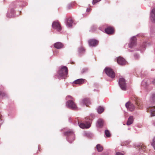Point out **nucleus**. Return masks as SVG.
<instances>
[{
	"instance_id": "1",
	"label": "nucleus",
	"mask_w": 155,
	"mask_h": 155,
	"mask_svg": "<svg viewBox=\"0 0 155 155\" xmlns=\"http://www.w3.org/2000/svg\"><path fill=\"white\" fill-rule=\"evenodd\" d=\"M58 74L59 77L63 78H65L68 76V68L65 66H62L59 70Z\"/></svg>"
},
{
	"instance_id": "2",
	"label": "nucleus",
	"mask_w": 155,
	"mask_h": 155,
	"mask_svg": "<svg viewBox=\"0 0 155 155\" xmlns=\"http://www.w3.org/2000/svg\"><path fill=\"white\" fill-rule=\"evenodd\" d=\"M86 120L84 123H81L79 125L80 127L83 129L88 128L91 126V123L92 120L90 119L89 117H87L85 118Z\"/></svg>"
},
{
	"instance_id": "3",
	"label": "nucleus",
	"mask_w": 155,
	"mask_h": 155,
	"mask_svg": "<svg viewBox=\"0 0 155 155\" xmlns=\"http://www.w3.org/2000/svg\"><path fill=\"white\" fill-rule=\"evenodd\" d=\"M65 135L68 137V139L70 143H71L74 140L75 135L72 131H68L65 132Z\"/></svg>"
},
{
	"instance_id": "4",
	"label": "nucleus",
	"mask_w": 155,
	"mask_h": 155,
	"mask_svg": "<svg viewBox=\"0 0 155 155\" xmlns=\"http://www.w3.org/2000/svg\"><path fill=\"white\" fill-rule=\"evenodd\" d=\"M106 74L111 78H114L115 76V74L113 70L110 68H106L105 69Z\"/></svg>"
},
{
	"instance_id": "5",
	"label": "nucleus",
	"mask_w": 155,
	"mask_h": 155,
	"mask_svg": "<svg viewBox=\"0 0 155 155\" xmlns=\"http://www.w3.org/2000/svg\"><path fill=\"white\" fill-rule=\"evenodd\" d=\"M52 27L58 31H60L61 30V24L58 21H54L52 24Z\"/></svg>"
},
{
	"instance_id": "6",
	"label": "nucleus",
	"mask_w": 155,
	"mask_h": 155,
	"mask_svg": "<svg viewBox=\"0 0 155 155\" xmlns=\"http://www.w3.org/2000/svg\"><path fill=\"white\" fill-rule=\"evenodd\" d=\"M67 105L68 107L74 110H76L77 109V107L74 103L72 101L69 100L67 102Z\"/></svg>"
},
{
	"instance_id": "7",
	"label": "nucleus",
	"mask_w": 155,
	"mask_h": 155,
	"mask_svg": "<svg viewBox=\"0 0 155 155\" xmlns=\"http://www.w3.org/2000/svg\"><path fill=\"white\" fill-rule=\"evenodd\" d=\"M119 83L121 89L123 90H125L126 89V87L125 79L123 78H120Z\"/></svg>"
},
{
	"instance_id": "8",
	"label": "nucleus",
	"mask_w": 155,
	"mask_h": 155,
	"mask_svg": "<svg viewBox=\"0 0 155 155\" xmlns=\"http://www.w3.org/2000/svg\"><path fill=\"white\" fill-rule=\"evenodd\" d=\"M135 101L136 105L140 109H142L143 108V105L142 102L141 100L137 97H134V99Z\"/></svg>"
},
{
	"instance_id": "9",
	"label": "nucleus",
	"mask_w": 155,
	"mask_h": 155,
	"mask_svg": "<svg viewBox=\"0 0 155 155\" xmlns=\"http://www.w3.org/2000/svg\"><path fill=\"white\" fill-rule=\"evenodd\" d=\"M126 107L127 109L130 111H134L135 107L134 105L130 102H128L125 104Z\"/></svg>"
},
{
	"instance_id": "10",
	"label": "nucleus",
	"mask_w": 155,
	"mask_h": 155,
	"mask_svg": "<svg viewBox=\"0 0 155 155\" xmlns=\"http://www.w3.org/2000/svg\"><path fill=\"white\" fill-rule=\"evenodd\" d=\"M147 111L151 113V116H155V106H150L147 108Z\"/></svg>"
},
{
	"instance_id": "11",
	"label": "nucleus",
	"mask_w": 155,
	"mask_h": 155,
	"mask_svg": "<svg viewBox=\"0 0 155 155\" xmlns=\"http://www.w3.org/2000/svg\"><path fill=\"white\" fill-rule=\"evenodd\" d=\"M117 62L120 65H123L126 64V61L125 59L121 57H119L117 59Z\"/></svg>"
},
{
	"instance_id": "12",
	"label": "nucleus",
	"mask_w": 155,
	"mask_h": 155,
	"mask_svg": "<svg viewBox=\"0 0 155 155\" xmlns=\"http://www.w3.org/2000/svg\"><path fill=\"white\" fill-rule=\"evenodd\" d=\"M88 42L89 45L91 46H95L98 45V41L94 39L89 40Z\"/></svg>"
},
{
	"instance_id": "13",
	"label": "nucleus",
	"mask_w": 155,
	"mask_h": 155,
	"mask_svg": "<svg viewBox=\"0 0 155 155\" xmlns=\"http://www.w3.org/2000/svg\"><path fill=\"white\" fill-rule=\"evenodd\" d=\"M15 13V10H8L7 13V16L8 17L11 18L18 15H16Z\"/></svg>"
},
{
	"instance_id": "14",
	"label": "nucleus",
	"mask_w": 155,
	"mask_h": 155,
	"mask_svg": "<svg viewBox=\"0 0 155 155\" xmlns=\"http://www.w3.org/2000/svg\"><path fill=\"white\" fill-rule=\"evenodd\" d=\"M105 31L106 33L108 34H113L114 32V29L113 27H108L105 29Z\"/></svg>"
},
{
	"instance_id": "15",
	"label": "nucleus",
	"mask_w": 155,
	"mask_h": 155,
	"mask_svg": "<svg viewBox=\"0 0 155 155\" xmlns=\"http://www.w3.org/2000/svg\"><path fill=\"white\" fill-rule=\"evenodd\" d=\"M73 22L72 18L69 17L67 19V25L69 27H71L72 25V24Z\"/></svg>"
},
{
	"instance_id": "16",
	"label": "nucleus",
	"mask_w": 155,
	"mask_h": 155,
	"mask_svg": "<svg viewBox=\"0 0 155 155\" xmlns=\"http://www.w3.org/2000/svg\"><path fill=\"white\" fill-rule=\"evenodd\" d=\"M54 46L55 48L59 49L63 48L64 45L62 43L58 42L55 43Z\"/></svg>"
},
{
	"instance_id": "17",
	"label": "nucleus",
	"mask_w": 155,
	"mask_h": 155,
	"mask_svg": "<svg viewBox=\"0 0 155 155\" xmlns=\"http://www.w3.org/2000/svg\"><path fill=\"white\" fill-rule=\"evenodd\" d=\"M136 43V38L133 37L131 39V42L129 45V48H132L133 46L135 45Z\"/></svg>"
},
{
	"instance_id": "18",
	"label": "nucleus",
	"mask_w": 155,
	"mask_h": 155,
	"mask_svg": "<svg viewBox=\"0 0 155 155\" xmlns=\"http://www.w3.org/2000/svg\"><path fill=\"white\" fill-rule=\"evenodd\" d=\"M82 103L85 104L87 106H88L91 104V102L89 98H85L82 100Z\"/></svg>"
},
{
	"instance_id": "19",
	"label": "nucleus",
	"mask_w": 155,
	"mask_h": 155,
	"mask_svg": "<svg viewBox=\"0 0 155 155\" xmlns=\"http://www.w3.org/2000/svg\"><path fill=\"white\" fill-rule=\"evenodd\" d=\"M151 19L153 22L155 23V10H152L150 13Z\"/></svg>"
},
{
	"instance_id": "20",
	"label": "nucleus",
	"mask_w": 155,
	"mask_h": 155,
	"mask_svg": "<svg viewBox=\"0 0 155 155\" xmlns=\"http://www.w3.org/2000/svg\"><path fill=\"white\" fill-rule=\"evenodd\" d=\"M84 82V80L83 79H78L74 82L75 84H83Z\"/></svg>"
},
{
	"instance_id": "21",
	"label": "nucleus",
	"mask_w": 155,
	"mask_h": 155,
	"mask_svg": "<svg viewBox=\"0 0 155 155\" xmlns=\"http://www.w3.org/2000/svg\"><path fill=\"white\" fill-rule=\"evenodd\" d=\"M134 121L133 117L132 116H130L127 122V125H129L132 124Z\"/></svg>"
},
{
	"instance_id": "22",
	"label": "nucleus",
	"mask_w": 155,
	"mask_h": 155,
	"mask_svg": "<svg viewBox=\"0 0 155 155\" xmlns=\"http://www.w3.org/2000/svg\"><path fill=\"white\" fill-rule=\"evenodd\" d=\"M104 124V121L101 119H99L97 121V126L99 127H101L103 126Z\"/></svg>"
},
{
	"instance_id": "23",
	"label": "nucleus",
	"mask_w": 155,
	"mask_h": 155,
	"mask_svg": "<svg viewBox=\"0 0 155 155\" xmlns=\"http://www.w3.org/2000/svg\"><path fill=\"white\" fill-rule=\"evenodd\" d=\"M138 147L139 148V150L140 151L141 150L143 151H145V150L146 147L144 146L143 144H140V145L138 146Z\"/></svg>"
},
{
	"instance_id": "24",
	"label": "nucleus",
	"mask_w": 155,
	"mask_h": 155,
	"mask_svg": "<svg viewBox=\"0 0 155 155\" xmlns=\"http://www.w3.org/2000/svg\"><path fill=\"white\" fill-rule=\"evenodd\" d=\"M96 148L98 152H101L103 149V147L100 144L97 145Z\"/></svg>"
},
{
	"instance_id": "25",
	"label": "nucleus",
	"mask_w": 155,
	"mask_h": 155,
	"mask_svg": "<svg viewBox=\"0 0 155 155\" xmlns=\"http://www.w3.org/2000/svg\"><path fill=\"white\" fill-rule=\"evenodd\" d=\"M104 109L103 107L99 106L97 108V112L99 114H101L104 111Z\"/></svg>"
},
{
	"instance_id": "26",
	"label": "nucleus",
	"mask_w": 155,
	"mask_h": 155,
	"mask_svg": "<svg viewBox=\"0 0 155 155\" xmlns=\"http://www.w3.org/2000/svg\"><path fill=\"white\" fill-rule=\"evenodd\" d=\"M105 133L107 137H110V134L109 131L108 130H105Z\"/></svg>"
},
{
	"instance_id": "27",
	"label": "nucleus",
	"mask_w": 155,
	"mask_h": 155,
	"mask_svg": "<svg viewBox=\"0 0 155 155\" xmlns=\"http://www.w3.org/2000/svg\"><path fill=\"white\" fill-rule=\"evenodd\" d=\"M151 145L153 147L154 149L155 150V136L153 138L152 141L151 143Z\"/></svg>"
},
{
	"instance_id": "28",
	"label": "nucleus",
	"mask_w": 155,
	"mask_h": 155,
	"mask_svg": "<svg viewBox=\"0 0 155 155\" xmlns=\"http://www.w3.org/2000/svg\"><path fill=\"white\" fill-rule=\"evenodd\" d=\"M155 100V94H153L152 95L151 101L153 103H154L155 102V101H154Z\"/></svg>"
},
{
	"instance_id": "29",
	"label": "nucleus",
	"mask_w": 155,
	"mask_h": 155,
	"mask_svg": "<svg viewBox=\"0 0 155 155\" xmlns=\"http://www.w3.org/2000/svg\"><path fill=\"white\" fill-rule=\"evenodd\" d=\"M101 0H93L92 2V4L93 5H94L97 3L99 2Z\"/></svg>"
},
{
	"instance_id": "30",
	"label": "nucleus",
	"mask_w": 155,
	"mask_h": 155,
	"mask_svg": "<svg viewBox=\"0 0 155 155\" xmlns=\"http://www.w3.org/2000/svg\"><path fill=\"white\" fill-rule=\"evenodd\" d=\"M2 97H5L6 95V94L4 92L1 91V95Z\"/></svg>"
},
{
	"instance_id": "31",
	"label": "nucleus",
	"mask_w": 155,
	"mask_h": 155,
	"mask_svg": "<svg viewBox=\"0 0 155 155\" xmlns=\"http://www.w3.org/2000/svg\"><path fill=\"white\" fill-rule=\"evenodd\" d=\"M116 155H124L123 153H122L120 152H117L116 153Z\"/></svg>"
},
{
	"instance_id": "32",
	"label": "nucleus",
	"mask_w": 155,
	"mask_h": 155,
	"mask_svg": "<svg viewBox=\"0 0 155 155\" xmlns=\"http://www.w3.org/2000/svg\"><path fill=\"white\" fill-rule=\"evenodd\" d=\"M84 48L83 47H81L80 48V52H82L83 51H84Z\"/></svg>"
},
{
	"instance_id": "33",
	"label": "nucleus",
	"mask_w": 155,
	"mask_h": 155,
	"mask_svg": "<svg viewBox=\"0 0 155 155\" xmlns=\"http://www.w3.org/2000/svg\"><path fill=\"white\" fill-rule=\"evenodd\" d=\"M75 3V2H72V3H71V4H69V7H70V5H74V4Z\"/></svg>"
},
{
	"instance_id": "34",
	"label": "nucleus",
	"mask_w": 155,
	"mask_h": 155,
	"mask_svg": "<svg viewBox=\"0 0 155 155\" xmlns=\"http://www.w3.org/2000/svg\"><path fill=\"white\" fill-rule=\"evenodd\" d=\"M152 83L153 84L155 85V79L152 81Z\"/></svg>"
},
{
	"instance_id": "35",
	"label": "nucleus",
	"mask_w": 155,
	"mask_h": 155,
	"mask_svg": "<svg viewBox=\"0 0 155 155\" xmlns=\"http://www.w3.org/2000/svg\"><path fill=\"white\" fill-rule=\"evenodd\" d=\"M1 91H0V96L1 95Z\"/></svg>"
},
{
	"instance_id": "36",
	"label": "nucleus",
	"mask_w": 155,
	"mask_h": 155,
	"mask_svg": "<svg viewBox=\"0 0 155 155\" xmlns=\"http://www.w3.org/2000/svg\"><path fill=\"white\" fill-rule=\"evenodd\" d=\"M154 125L155 126V122L154 123H153Z\"/></svg>"
},
{
	"instance_id": "37",
	"label": "nucleus",
	"mask_w": 155,
	"mask_h": 155,
	"mask_svg": "<svg viewBox=\"0 0 155 155\" xmlns=\"http://www.w3.org/2000/svg\"><path fill=\"white\" fill-rule=\"evenodd\" d=\"M70 97L72 99V97Z\"/></svg>"
},
{
	"instance_id": "38",
	"label": "nucleus",
	"mask_w": 155,
	"mask_h": 155,
	"mask_svg": "<svg viewBox=\"0 0 155 155\" xmlns=\"http://www.w3.org/2000/svg\"><path fill=\"white\" fill-rule=\"evenodd\" d=\"M137 57H138V56L137 55Z\"/></svg>"
},
{
	"instance_id": "39",
	"label": "nucleus",
	"mask_w": 155,
	"mask_h": 155,
	"mask_svg": "<svg viewBox=\"0 0 155 155\" xmlns=\"http://www.w3.org/2000/svg\"><path fill=\"white\" fill-rule=\"evenodd\" d=\"M85 70L86 71L87 70L86 69H85Z\"/></svg>"
},
{
	"instance_id": "40",
	"label": "nucleus",
	"mask_w": 155,
	"mask_h": 155,
	"mask_svg": "<svg viewBox=\"0 0 155 155\" xmlns=\"http://www.w3.org/2000/svg\"><path fill=\"white\" fill-rule=\"evenodd\" d=\"M153 10H155V9H153Z\"/></svg>"
}]
</instances>
